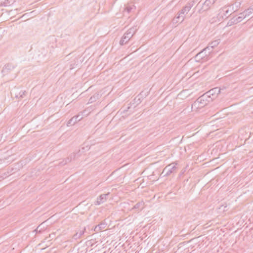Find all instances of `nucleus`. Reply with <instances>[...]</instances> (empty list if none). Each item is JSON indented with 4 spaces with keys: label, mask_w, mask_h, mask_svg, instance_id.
Wrapping results in <instances>:
<instances>
[{
    "label": "nucleus",
    "mask_w": 253,
    "mask_h": 253,
    "mask_svg": "<svg viewBox=\"0 0 253 253\" xmlns=\"http://www.w3.org/2000/svg\"><path fill=\"white\" fill-rule=\"evenodd\" d=\"M229 6H226L221 8L219 10V16L222 19H226L231 14H229Z\"/></svg>",
    "instance_id": "obj_5"
},
{
    "label": "nucleus",
    "mask_w": 253,
    "mask_h": 253,
    "mask_svg": "<svg viewBox=\"0 0 253 253\" xmlns=\"http://www.w3.org/2000/svg\"><path fill=\"white\" fill-rule=\"evenodd\" d=\"M18 90H14L11 92L12 96L14 95L15 97L18 98H23L25 97L26 92V91H20L18 93Z\"/></svg>",
    "instance_id": "obj_11"
},
{
    "label": "nucleus",
    "mask_w": 253,
    "mask_h": 253,
    "mask_svg": "<svg viewBox=\"0 0 253 253\" xmlns=\"http://www.w3.org/2000/svg\"><path fill=\"white\" fill-rule=\"evenodd\" d=\"M133 6H134L133 5H127L125 8V11L127 13H130L133 8Z\"/></svg>",
    "instance_id": "obj_21"
},
{
    "label": "nucleus",
    "mask_w": 253,
    "mask_h": 253,
    "mask_svg": "<svg viewBox=\"0 0 253 253\" xmlns=\"http://www.w3.org/2000/svg\"><path fill=\"white\" fill-rule=\"evenodd\" d=\"M99 96L98 94H96L91 96L89 99V103H92L96 101V100L98 98Z\"/></svg>",
    "instance_id": "obj_20"
},
{
    "label": "nucleus",
    "mask_w": 253,
    "mask_h": 253,
    "mask_svg": "<svg viewBox=\"0 0 253 253\" xmlns=\"http://www.w3.org/2000/svg\"><path fill=\"white\" fill-rule=\"evenodd\" d=\"M148 94V92H144L143 91L141 92L137 96L135 97L134 99L133 104H136V105H138L140 104L142 100L147 96Z\"/></svg>",
    "instance_id": "obj_6"
},
{
    "label": "nucleus",
    "mask_w": 253,
    "mask_h": 253,
    "mask_svg": "<svg viewBox=\"0 0 253 253\" xmlns=\"http://www.w3.org/2000/svg\"><path fill=\"white\" fill-rule=\"evenodd\" d=\"M144 203L143 202H138L132 208L133 209H140L142 210L144 207Z\"/></svg>",
    "instance_id": "obj_16"
},
{
    "label": "nucleus",
    "mask_w": 253,
    "mask_h": 253,
    "mask_svg": "<svg viewBox=\"0 0 253 253\" xmlns=\"http://www.w3.org/2000/svg\"><path fill=\"white\" fill-rule=\"evenodd\" d=\"M247 16H248L247 14H246V13L244 11L243 12L240 13L238 17H239V18H241V20L242 21V20Z\"/></svg>",
    "instance_id": "obj_24"
},
{
    "label": "nucleus",
    "mask_w": 253,
    "mask_h": 253,
    "mask_svg": "<svg viewBox=\"0 0 253 253\" xmlns=\"http://www.w3.org/2000/svg\"><path fill=\"white\" fill-rule=\"evenodd\" d=\"M211 100H212V98H210L209 95L206 93L197 99L192 105V108H202L207 105Z\"/></svg>",
    "instance_id": "obj_1"
},
{
    "label": "nucleus",
    "mask_w": 253,
    "mask_h": 253,
    "mask_svg": "<svg viewBox=\"0 0 253 253\" xmlns=\"http://www.w3.org/2000/svg\"><path fill=\"white\" fill-rule=\"evenodd\" d=\"M12 0H4V1L2 3V5L4 6H7L10 5L12 3Z\"/></svg>",
    "instance_id": "obj_22"
},
{
    "label": "nucleus",
    "mask_w": 253,
    "mask_h": 253,
    "mask_svg": "<svg viewBox=\"0 0 253 253\" xmlns=\"http://www.w3.org/2000/svg\"><path fill=\"white\" fill-rule=\"evenodd\" d=\"M216 0H201L196 5L198 12L202 13L203 12L208 10L211 6L215 2Z\"/></svg>",
    "instance_id": "obj_3"
},
{
    "label": "nucleus",
    "mask_w": 253,
    "mask_h": 253,
    "mask_svg": "<svg viewBox=\"0 0 253 253\" xmlns=\"http://www.w3.org/2000/svg\"><path fill=\"white\" fill-rule=\"evenodd\" d=\"M177 163H172L166 166L163 170L162 174L164 176L169 175L170 174L175 172Z\"/></svg>",
    "instance_id": "obj_4"
},
{
    "label": "nucleus",
    "mask_w": 253,
    "mask_h": 253,
    "mask_svg": "<svg viewBox=\"0 0 253 253\" xmlns=\"http://www.w3.org/2000/svg\"><path fill=\"white\" fill-rule=\"evenodd\" d=\"M83 117L80 115H76L73 117H72L67 123V126H73L76 123L80 121L82 119Z\"/></svg>",
    "instance_id": "obj_7"
},
{
    "label": "nucleus",
    "mask_w": 253,
    "mask_h": 253,
    "mask_svg": "<svg viewBox=\"0 0 253 253\" xmlns=\"http://www.w3.org/2000/svg\"><path fill=\"white\" fill-rule=\"evenodd\" d=\"M13 67L11 64H7L5 65L4 67L3 68L2 70V73L3 74V75H5L8 73L10 70H11V69H13Z\"/></svg>",
    "instance_id": "obj_14"
},
{
    "label": "nucleus",
    "mask_w": 253,
    "mask_h": 253,
    "mask_svg": "<svg viewBox=\"0 0 253 253\" xmlns=\"http://www.w3.org/2000/svg\"><path fill=\"white\" fill-rule=\"evenodd\" d=\"M192 6L193 4H191L190 3H187L186 5L178 12L177 15L173 19V23H177L178 22H182L184 19L185 15L190 11Z\"/></svg>",
    "instance_id": "obj_2"
},
{
    "label": "nucleus",
    "mask_w": 253,
    "mask_h": 253,
    "mask_svg": "<svg viewBox=\"0 0 253 253\" xmlns=\"http://www.w3.org/2000/svg\"><path fill=\"white\" fill-rule=\"evenodd\" d=\"M109 195V193H108L107 194H101L97 198V200L95 202L94 204L95 205H99L104 203L107 200Z\"/></svg>",
    "instance_id": "obj_9"
},
{
    "label": "nucleus",
    "mask_w": 253,
    "mask_h": 253,
    "mask_svg": "<svg viewBox=\"0 0 253 253\" xmlns=\"http://www.w3.org/2000/svg\"><path fill=\"white\" fill-rule=\"evenodd\" d=\"M245 12L246 13V14L248 15V16H249L252 13H253V5L251 6L248 9L245 10Z\"/></svg>",
    "instance_id": "obj_19"
},
{
    "label": "nucleus",
    "mask_w": 253,
    "mask_h": 253,
    "mask_svg": "<svg viewBox=\"0 0 253 253\" xmlns=\"http://www.w3.org/2000/svg\"><path fill=\"white\" fill-rule=\"evenodd\" d=\"M85 231V228L84 227L82 230H80L78 231L76 234L73 235V238L77 240L82 237V236L84 235V232Z\"/></svg>",
    "instance_id": "obj_15"
},
{
    "label": "nucleus",
    "mask_w": 253,
    "mask_h": 253,
    "mask_svg": "<svg viewBox=\"0 0 253 253\" xmlns=\"http://www.w3.org/2000/svg\"><path fill=\"white\" fill-rule=\"evenodd\" d=\"M219 43V40H216L215 41H213L210 42L209 45V47H211V49H213L214 47L218 45V44Z\"/></svg>",
    "instance_id": "obj_17"
},
{
    "label": "nucleus",
    "mask_w": 253,
    "mask_h": 253,
    "mask_svg": "<svg viewBox=\"0 0 253 253\" xmlns=\"http://www.w3.org/2000/svg\"><path fill=\"white\" fill-rule=\"evenodd\" d=\"M220 92V89L218 87L213 88L209 91L207 92V94L209 95L210 98H212V100Z\"/></svg>",
    "instance_id": "obj_8"
},
{
    "label": "nucleus",
    "mask_w": 253,
    "mask_h": 253,
    "mask_svg": "<svg viewBox=\"0 0 253 253\" xmlns=\"http://www.w3.org/2000/svg\"><path fill=\"white\" fill-rule=\"evenodd\" d=\"M71 161V159H70L69 158H67L65 160V162L63 161V162L61 163L62 165H65L67 164L68 163L70 162Z\"/></svg>",
    "instance_id": "obj_25"
},
{
    "label": "nucleus",
    "mask_w": 253,
    "mask_h": 253,
    "mask_svg": "<svg viewBox=\"0 0 253 253\" xmlns=\"http://www.w3.org/2000/svg\"><path fill=\"white\" fill-rule=\"evenodd\" d=\"M94 231L96 232H98L100 231V229L99 228H98V227L97 226V225L94 227Z\"/></svg>",
    "instance_id": "obj_27"
},
{
    "label": "nucleus",
    "mask_w": 253,
    "mask_h": 253,
    "mask_svg": "<svg viewBox=\"0 0 253 253\" xmlns=\"http://www.w3.org/2000/svg\"><path fill=\"white\" fill-rule=\"evenodd\" d=\"M241 21H242V20H241V18H239V17L234 16L229 21L227 25L228 26H231L234 24H236Z\"/></svg>",
    "instance_id": "obj_13"
},
{
    "label": "nucleus",
    "mask_w": 253,
    "mask_h": 253,
    "mask_svg": "<svg viewBox=\"0 0 253 253\" xmlns=\"http://www.w3.org/2000/svg\"><path fill=\"white\" fill-rule=\"evenodd\" d=\"M132 37V36H131L130 34H129V33L126 32L120 40V44L121 45H124Z\"/></svg>",
    "instance_id": "obj_10"
},
{
    "label": "nucleus",
    "mask_w": 253,
    "mask_h": 253,
    "mask_svg": "<svg viewBox=\"0 0 253 253\" xmlns=\"http://www.w3.org/2000/svg\"><path fill=\"white\" fill-rule=\"evenodd\" d=\"M204 54H205V53H203L201 55V56H199L198 58H196L198 59H203V58L205 57V56H206L205 55L204 56Z\"/></svg>",
    "instance_id": "obj_26"
},
{
    "label": "nucleus",
    "mask_w": 253,
    "mask_h": 253,
    "mask_svg": "<svg viewBox=\"0 0 253 253\" xmlns=\"http://www.w3.org/2000/svg\"><path fill=\"white\" fill-rule=\"evenodd\" d=\"M212 49L209 47V45L205 48H204L202 51L197 54L196 56V58H198L199 56H201V55L203 53H205V56H208L211 52Z\"/></svg>",
    "instance_id": "obj_12"
},
{
    "label": "nucleus",
    "mask_w": 253,
    "mask_h": 253,
    "mask_svg": "<svg viewBox=\"0 0 253 253\" xmlns=\"http://www.w3.org/2000/svg\"><path fill=\"white\" fill-rule=\"evenodd\" d=\"M137 31V29L136 27H131L130 29H129L126 32L129 33L131 36L133 37V36L135 34L136 32Z\"/></svg>",
    "instance_id": "obj_18"
},
{
    "label": "nucleus",
    "mask_w": 253,
    "mask_h": 253,
    "mask_svg": "<svg viewBox=\"0 0 253 253\" xmlns=\"http://www.w3.org/2000/svg\"><path fill=\"white\" fill-rule=\"evenodd\" d=\"M98 228H99L100 231L104 229L106 227V224L104 222H101L100 224L97 225Z\"/></svg>",
    "instance_id": "obj_23"
}]
</instances>
